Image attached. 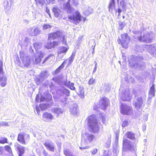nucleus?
I'll use <instances>...</instances> for the list:
<instances>
[{"label":"nucleus","instance_id":"33","mask_svg":"<svg viewBox=\"0 0 156 156\" xmlns=\"http://www.w3.org/2000/svg\"><path fill=\"white\" fill-rule=\"evenodd\" d=\"M123 12H125L126 11V4L124 2L123 0H122L120 2Z\"/></svg>","mask_w":156,"mask_h":156},{"label":"nucleus","instance_id":"16","mask_svg":"<svg viewBox=\"0 0 156 156\" xmlns=\"http://www.w3.org/2000/svg\"><path fill=\"white\" fill-rule=\"evenodd\" d=\"M144 100L141 97H139L136 98V101H133V104L135 108L137 110L140 109L142 107Z\"/></svg>","mask_w":156,"mask_h":156},{"label":"nucleus","instance_id":"24","mask_svg":"<svg viewBox=\"0 0 156 156\" xmlns=\"http://www.w3.org/2000/svg\"><path fill=\"white\" fill-rule=\"evenodd\" d=\"M59 90L61 93L66 95V96H69L70 95V91L66 88L65 87H61L59 89Z\"/></svg>","mask_w":156,"mask_h":156},{"label":"nucleus","instance_id":"20","mask_svg":"<svg viewBox=\"0 0 156 156\" xmlns=\"http://www.w3.org/2000/svg\"><path fill=\"white\" fill-rule=\"evenodd\" d=\"M94 138V136L91 134L86 133L84 136L85 142L87 144L92 141Z\"/></svg>","mask_w":156,"mask_h":156},{"label":"nucleus","instance_id":"46","mask_svg":"<svg viewBox=\"0 0 156 156\" xmlns=\"http://www.w3.org/2000/svg\"><path fill=\"white\" fill-rule=\"evenodd\" d=\"M70 2H71L73 5L74 6H76L78 5V2L77 0H71Z\"/></svg>","mask_w":156,"mask_h":156},{"label":"nucleus","instance_id":"39","mask_svg":"<svg viewBox=\"0 0 156 156\" xmlns=\"http://www.w3.org/2000/svg\"><path fill=\"white\" fill-rule=\"evenodd\" d=\"M67 60V59H66V60L64 61L63 63H62V64L61 65L59 66L58 68L56 69V73H58L60 71V70L61 69H62L64 67V65L66 64V61Z\"/></svg>","mask_w":156,"mask_h":156},{"label":"nucleus","instance_id":"30","mask_svg":"<svg viewBox=\"0 0 156 156\" xmlns=\"http://www.w3.org/2000/svg\"><path fill=\"white\" fill-rule=\"evenodd\" d=\"M79 95L81 98H83L84 97V88L83 87L80 86L79 87Z\"/></svg>","mask_w":156,"mask_h":156},{"label":"nucleus","instance_id":"48","mask_svg":"<svg viewBox=\"0 0 156 156\" xmlns=\"http://www.w3.org/2000/svg\"><path fill=\"white\" fill-rule=\"evenodd\" d=\"M9 126V125L7 122L1 121L0 122V126Z\"/></svg>","mask_w":156,"mask_h":156},{"label":"nucleus","instance_id":"19","mask_svg":"<svg viewBox=\"0 0 156 156\" xmlns=\"http://www.w3.org/2000/svg\"><path fill=\"white\" fill-rule=\"evenodd\" d=\"M42 117L45 121L52 120L54 119V116L50 113L45 112L42 115Z\"/></svg>","mask_w":156,"mask_h":156},{"label":"nucleus","instance_id":"9","mask_svg":"<svg viewBox=\"0 0 156 156\" xmlns=\"http://www.w3.org/2000/svg\"><path fill=\"white\" fill-rule=\"evenodd\" d=\"M3 63L0 60V82L2 87H4L7 84V78L5 75V73L3 71Z\"/></svg>","mask_w":156,"mask_h":156},{"label":"nucleus","instance_id":"57","mask_svg":"<svg viewBox=\"0 0 156 156\" xmlns=\"http://www.w3.org/2000/svg\"><path fill=\"white\" fill-rule=\"evenodd\" d=\"M74 83H71L70 85V89L71 90H74L75 89V87L74 86Z\"/></svg>","mask_w":156,"mask_h":156},{"label":"nucleus","instance_id":"4","mask_svg":"<svg viewBox=\"0 0 156 156\" xmlns=\"http://www.w3.org/2000/svg\"><path fill=\"white\" fill-rule=\"evenodd\" d=\"M87 119L90 132L92 133L98 132L99 128L95 115H91L87 117Z\"/></svg>","mask_w":156,"mask_h":156},{"label":"nucleus","instance_id":"8","mask_svg":"<svg viewBox=\"0 0 156 156\" xmlns=\"http://www.w3.org/2000/svg\"><path fill=\"white\" fill-rule=\"evenodd\" d=\"M121 39L118 41L119 44H121L123 48H126L129 41V38L127 33H124L121 35Z\"/></svg>","mask_w":156,"mask_h":156},{"label":"nucleus","instance_id":"56","mask_svg":"<svg viewBox=\"0 0 156 156\" xmlns=\"http://www.w3.org/2000/svg\"><path fill=\"white\" fill-rule=\"evenodd\" d=\"M92 154H96L98 152V149L97 148H94L90 151Z\"/></svg>","mask_w":156,"mask_h":156},{"label":"nucleus","instance_id":"11","mask_svg":"<svg viewBox=\"0 0 156 156\" xmlns=\"http://www.w3.org/2000/svg\"><path fill=\"white\" fill-rule=\"evenodd\" d=\"M30 138L29 135L23 133H20L18 136L17 140L21 143L26 144V141L28 140Z\"/></svg>","mask_w":156,"mask_h":156},{"label":"nucleus","instance_id":"21","mask_svg":"<svg viewBox=\"0 0 156 156\" xmlns=\"http://www.w3.org/2000/svg\"><path fill=\"white\" fill-rule=\"evenodd\" d=\"M45 146L47 149L51 151L54 152L55 149V146L54 144L51 141H46L44 144Z\"/></svg>","mask_w":156,"mask_h":156},{"label":"nucleus","instance_id":"12","mask_svg":"<svg viewBox=\"0 0 156 156\" xmlns=\"http://www.w3.org/2000/svg\"><path fill=\"white\" fill-rule=\"evenodd\" d=\"M132 111L131 107L125 104H122L121 105V113L124 115H128L130 114Z\"/></svg>","mask_w":156,"mask_h":156},{"label":"nucleus","instance_id":"31","mask_svg":"<svg viewBox=\"0 0 156 156\" xmlns=\"http://www.w3.org/2000/svg\"><path fill=\"white\" fill-rule=\"evenodd\" d=\"M69 48L62 46L59 48L58 51L66 55V53L68 51Z\"/></svg>","mask_w":156,"mask_h":156},{"label":"nucleus","instance_id":"44","mask_svg":"<svg viewBox=\"0 0 156 156\" xmlns=\"http://www.w3.org/2000/svg\"><path fill=\"white\" fill-rule=\"evenodd\" d=\"M37 5L40 4L43 5L45 2L44 0H35Z\"/></svg>","mask_w":156,"mask_h":156},{"label":"nucleus","instance_id":"28","mask_svg":"<svg viewBox=\"0 0 156 156\" xmlns=\"http://www.w3.org/2000/svg\"><path fill=\"white\" fill-rule=\"evenodd\" d=\"M48 75V72L46 71H44L41 73L40 75L39 76L41 78L43 79L44 80L46 78Z\"/></svg>","mask_w":156,"mask_h":156},{"label":"nucleus","instance_id":"49","mask_svg":"<svg viewBox=\"0 0 156 156\" xmlns=\"http://www.w3.org/2000/svg\"><path fill=\"white\" fill-rule=\"evenodd\" d=\"M5 9H7L9 7V2L8 1L5 0L4 2Z\"/></svg>","mask_w":156,"mask_h":156},{"label":"nucleus","instance_id":"60","mask_svg":"<svg viewBox=\"0 0 156 156\" xmlns=\"http://www.w3.org/2000/svg\"><path fill=\"white\" fill-rule=\"evenodd\" d=\"M111 140L110 139H109L107 141V142L106 143V144H107L106 147H108L109 146L110 144H111Z\"/></svg>","mask_w":156,"mask_h":156},{"label":"nucleus","instance_id":"35","mask_svg":"<svg viewBox=\"0 0 156 156\" xmlns=\"http://www.w3.org/2000/svg\"><path fill=\"white\" fill-rule=\"evenodd\" d=\"M75 55V53L74 52H73L71 55V56L69 58V62L68 63V65H70L72 63V62L73 61V60L74 58V57Z\"/></svg>","mask_w":156,"mask_h":156},{"label":"nucleus","instance_id":"41","mask_svg":"<svg viewBox=\"0 0 156 156\" xmlns=\"http://www.w3.org/2000/svg\"><path fill=\"white\" fill-rule=\"evenodd\" d=\"M115 4V0H110V4L108 7L109 11H110V9H112Z\"/></svg>","mask_w":156,"mask_h":156},{"label":"nucleus","instance_id":"1","mask_svg":"<svg viewBox=\"0 0 156 156\" xmlns=\"http://www.w3.org/2000/svg\"><path fill=\"white\" fill-rule=\"evenodd\" d=\"M126 137L132 140H135L134 142L131 141L126 138H123V147L132 152H135L136 151V144L138 142L136 139L135 134L130 131L126 133Z\"/></svg>","mask_w":156,"mask_h":156},{"label":"nucleus","instance_id":"32","mask_svg":"<svg viewBox=\"0 0 156 156\" xmlns=\"http://www.w3.org/2000/svg\"><path fill=\"white\" fill-rule=\"evenodd\" d=\"M154 85H153L151 87L150 90L149 91V95L151 96V97H153L154 96V93L155 89L154 86Z\"/></svg>","mask_w":156,"mask_h":156},{"label":"nucleus","instance_id":"6","mask_svg":"<svg viewBox=\"0 0 156 156\" xmlns=\"http://www.w3.org/2000/svg\"><path fill=\"white\" fill-rule=\"evenodd\" d=\"M52 38L53 39H58L60 41H62L63 44H66V41L63 33L62 31H58L49 34V38Z\"/></svg>","mask_w":156,"mask_h":156},{"label":"nucleus","instance_id":"50","mask_svg":"<svg viewBox=\"0 0 156 156\" xmlns=\"http://www.w3.org/2000/svg\"><path fill=\"white\" fill-rule=\"evenodd\" d=\"M124 23H122L120 22L119 23V28L120 30H122L124 27L125 25L124 24Z\"/></svg>","mask_w":156,"mask_h":156},{"label":"nucleus","instance_id":"52","mask_svg":"<svg viewBox=\"0 0 156 156\" xmlns=\"http://www.w3.org/2000/svg\"><path fill=\"white\" fill-rule=\"evenodd\" d=\"M40 107L41 110H44L46 108V106L44 104H41Z\"/></svg>","mask_w":156,"mask_h":156},{"label":"nucleus","instance_id":"42","mask_svg":"<svg viewBox=\"0 0 156 156\" xmlns=\"http://www.w3.org/2000/svg\"><path fill=\"white\" fill-rule=\"evenodd\" d=\"M6 151L8 152L11 154H12V152L11 147L9 146H6L4 147Z\"/></svg>","mask_w":156,"mask_h":156},{"label":"nucleus","instance_id":"29","mask_svg":"<svg viewBox=\"0 0 156 156\" xmlns=\"http://www.w3.org/2000/svg\"><path fill=\"white\" fill-rule=\"evenodd\" d=\"M67 99L68 98L66 96H63L62 95H61L60 101L61 103L63 104L64 105H65L67 104Z\"/></svg>","mask_w":156,"mask_h":156},{"label":"nucleus","instance_id":"47","mask_svg":"<svg viewBox=\"0 0 156 156\" xmlns=\"http://www.w3.org/2000/svg\"><path fill=\"white\" fill-rule=\"evenodd\" d=\"M65 55V54H63V53L60 52L59 51L58 52V57L60 59L62 58Z\"/></svg>","mask_w":156,"mask_h":156},{"label":"nucleus","instance_id":"5","mask_svg":"<svg viewBox=\"0 0 156 156\" xmlns=\"http://www.w3.org/2000/svg\"><path fill=\"white\" fill-rule=\"evenodd\" d=\"M119 96L124 101H128L132 99V95L130 92V90L128 88L123 90L121 87L119 89Z\"/></svg>","mask_w":156,"mask_h":156},{"label":"nucleus","instance_id":"3","mask_svg":"<svg viewBox=\"0 0 156 156\" xmlns=\"http://www.w3.org/2000/svg\"><path fill=\"white\" fill-rule=\"evenodd\" d=\"M134 35L133 37L136 40L140 42L147 43L151 42V37L150 34L146 31L140 32L138 31H133Z\"/></svg>","mask_w":156,"mask_h":156},{"label":"nucleus","instance_id":"25","mask_svg":"<svg viewBox=\"0 0 156 156\" xmlns=\"http://www.w3.org/2000/svg\"><path fill=\"white\" fill-rule=\"evenodd\" d=\"M70 112L71 114L74 115H76L78 113L77 106L76 104H74L70 109Z\"/></svg>","mask_w":156,"mask_h":156},{"label":"nucleus","instance_id":"63","mask_svg":"<svg viewBox=\"0 0 156 156\" xmlns=\"http://www.w3.org/2000/svg\"><path fill=\"white\" fill-rule=\"evenodd\" d=\"M4 149L3 147H0V154H2L3 153Z\"/></svg>","mask_w":156,"mask_h":156},{"label":"nucleus","instance_id":"53","mask_svg":"<svg viewBox=\"0 0 156 156\" xmlns=\"http://www.w3.org/2000/svg\"><path fill=\"white\" fill-rule=\"evenodd\" d=\"M113 152H115V153H117L118 151V147L117 145L115 144L113 146Z\"/></svg>","mask_w":156,"mask_h":156},{"label":"nucleus","instance_id":"13","mask_svg":"<svg viewBox=\"0 0 156 156\" xmlns=\"http://www.w3.org/2000/svg\"><path fill=\"white\" fill-rule=\"evenodd\" d=\"M71 0H68L66 3H64L63 5L64 11L68 13H70L74 12L75 9L73 7L70 6V2Z\"/></svg>","mask_w":156,"mask_h":156},{"label":"nucleus","instance_id":"18","mask_svg":"<svg viewBox=\"0 0 156 156\" xmlns=\"http://www.w3.org/2000/svg\"><path fill=\"white\" fill-rule=\"evenodd\" d=\"M52 38L49 39L47 43L45 44V48L47 49H51L52 48L54 47L55 46L59 44V42H55L53 41L52 42L50 41V39Z\"/></svg>","mask_w":156,"mask_h":156},{"label":"nucleus","instance_id":"64","mask_svg":"<svg viewBox=\"0 0 156 156\" xmlns=\"http://www.w3.org/2000/svg\"><path fill=\"white\" fill-rule=\"evenodd\" d=\"M45 98L43 96H41L40 98V101L41 102H42V101H44V100H45Z\"/></svg>","mask_w":156,"mask_h":156},{"label":"nucleus","instance_id":"27","mask_svg":"<svg viewBox=\"0 0 156 156\" xmlns=\"http://www.w3.org/2000/svg\"><path fill=\"white\" fill-rule=\"evenodd\" d=\"M52 11L54 13L55 16L57 17H58L60 14V10L56 6L53 8Z\"/></svg>","mask_w":156,"mask_h":156},{"label":"nucleus","instance_id":"54","mask_svg":"<svg viewBox=\"0 0 156 156\" xmlns=\"http://www.w3.org/2000/svg\"><path fill=\"white\" fill-rule=\"evenodd\" d=\"M128 125V122L127 121H124L123 122L122 126V127H124L127 126Z\"/></svg>","mask_w":156,"mask_h":156},{"label":"nucleus","instance_id":"45","mask_svg":"<svg viewBox=\"0 0 156 156\" xmlns=\"http://www.w3.org/2000/svg\"><path fill=\"white\" fill-rule=\"evenodd\" d=\"M7 139L6 138L2 137L0 138V143L4 144L7 143Z\"/></svg>","mask_w":156,"mask_h":156},{"label":"nucleus","instance_id":"59","mask_svg":"<svg viewBox=\"0 0 156 156\" xmlns=\"http://www.w3.org/2000/svg\"><path fill=\"white\" fill-rule=\"evenodd\" d=\"M47 3L48 4L50 3L54 4L55 3V0H46Z\"/></svg>","mask_w":156,"mask_h":156},{"label":"nucleus","instance_id":"34","mask_svg":"<svg viewBox=\"0 0 156 156\" xmlns=\"http://www.w3.org/2000/svg\"><path fill=\"white\" fill-rule=\"evenodd\" d=\"M33 44L34 47L36 51L38 49L41 48L42 47V44L40 42H36L34 44Z\"/></svg>","mask_w":156,"mask_h":156},{"label":"nucleus","instance_id":"38","mask_svg":"<svg viewBox=\"0 0 156 156\" xmlns=\"http://www.w3.org/2000/svg\"><path fill=\"white\" fill-rule=\"evenodd\" d=\"M43 80V79L41 78L39 76L37 77L35 80L36 83L37 85H39L41 84Z\"/></svg>","mask_w":156,"mask_h":156},{"label":"nucleus","instance_id":"26","mask_svg":"<svg viewBox=\"0 0 156 156\" xmlns=\"http://www.w3.org/2000/svg\"><path fill=\"white\" fill-rule=\"evenodd\" d=\"M39 55L38 56H36L35 58L34 63L36 64H37L39 63L41 60V58L43 57V53L41 52L40 51L39 53Z\"/></svg>","mask_w":156,"mask_h":156},{"label":"nucleus","instance_id":"14","mask_svg":"<svg viewBox=\"0 0 156 156\" xmlns=\"http://www.w3.org/2000/svg\"><path fill=\"white\" fill-rule=\"evenodd\" d=\"M147 51L152 55L155 56L154 54H156V46L154 44L152 45H145L143 46Z\"/></svg>","mask_w":156,"mask_h":156},{"label":"nucleus","instance_id":"2","mask_svg":"<svg viewBox=\"0 0 156 156\" xmlns=\"http://www.w3.org/2000/svg\"><path fill=\"white\" fill-rule=\"evenodd\" d=\"M143 60L144 58L141 56H132L129 60V66L134 68L143 69L146 66Z\"/></svg>","mask_w":156,"mask_h":156},{"label":"nucleus","instance_id":"40","mask_svg":"<svg viewBox=\"0 0 156 156\" xmlns=\"http://www.w3.org/2000/svg\"><path fill=\"white\" fill-rule=\"evenodd\" d=\"M86 9H85L83 11V13L85 15L88 16L90 14L91 12L92 9L89 7Z\"/></svg>","mask_w":156,"mask_h":156},{"label":"nucleus","instance_id":"22","mask_svg":"<svg viewBox=\"0 0 156 156\" xmlns=\"http://www.w3.org/2000/svg\"><path fill=\"white\" fill-rule=\"evenodd\" d=\"M15 146L16 149L17 150L19 153V156H22V155L24 152V147L19 144H17Z\"/></svg>","mask_w":156,"mask_h":156},{"label":"nucleus","instance_id":"37","mask_svg":"<svg viewBox=\"0 0 156 156\" xmlns=\"http://www.w3.org/2000/svg\"><path fill=\"white\" fill-rule=\"evenodd\" d=\"M64 153L66 156H71L73 154L71 151L68 149H66L64 151Z\"/></svg>","mask_w":156,"mask_h":156},{"label":"nucleus","instance_id":"61","mask_svg":"<svg viewBox=\"0 0 156 156\" xmlns=\"http://www.w3.org/2000/svg\"><path fill=\"white\" fill-rule=\"evenodd\" d=\"M36 110L37 111V114H39V113L40 112V110L39 109V107L38 106H36Z\"/></svg>","mask_w":156,"mask_h":156},{"label":"nucleus","instance_id":"55","mask_svg":"<svg viewBox=\"0 0 156 156\" xmlns=\"http://www.w3.org/2000/svg\"><path fill=\"white\" fill-rule=\"evenodd\" d=\"M105 115L104 114H102L101 115V118L102 119V122L104 124H105Z\"/></svg>","mask_w":156,"mask_h":156},{"label":"nucleus","instance_id":"43","mask_svg":"<svg viewBox=\"0 0 156 156\" xmlns=\"http://www.w3.org/2000/svg\"><path fill=\"white\" fill-rule=\"evenodd\" d=\"M51 27L52 26L49 24H45L43 25L42 27V29L44 30H46L48 29L51 28Z\"/></svg>","mask_w":156,"mask_h":156},{"label":"nucleus","instance_id":"15","mask_svg":"<svg viewBox=\"0 0 156 156\" xmlns=\"http://www.w3.org/2000/svg\"><path fill=\"white\" fill-rule=\"evenodd\" d=\"M108 99L105 97H103L99 102L100 108L103 110H105L108 107L109 103Z\"/></svg>","mask_w":156,"mask_h":156},{"label":"nucleus","instance_id":"23","mask_svg":"<svg viewBox=\"0 0 156 156\" xmlns=\"http://www.w3.org/2000/svg\"><path fill=\"white\" fill-rule=\"evenodd\" d=\"M51 112L56 115V116L58 117L59 115L60 114L63 113V111L62 109L60 108H56L52 109Z\"/></svg>","mask_w":156,"mask_h":156},{"label":"nucleus","instance_id":"51","mask_svg":"<svg viewBox=\"0 0 156 156\" xmlns=\"http://www.w3.org/2000/svg\"><path fill=\"white\" fill-rule=\"evenodd\" d=\"M95 82V79H94L93 78H90L88 82V83L89 85H92Z\"/></svg>","mask_w":156,"mask_h":156},{"label":"nucleus","instance_id":"7","mask_svg":"<svg viewBox=\"0 0 156 156\" xmlns=\"http://www.w3.org/2000/svg\"><path fill=\"white\" fill-rule=\"evenodd\" d=\"M20 62L18 65L20 66H28L30 63L29 57L27 56L23 51H20Z\"/></svg>","mask_w":156,"mask_h":156},{"label":"nucleus","instance_id":"62","mask_svg":"<svg viewBox=\"0 0 156 156\" xmlns=\"http://www.w3.org/2000/svg\"><path fill=\"white\" fill-rule=\"evenodd\" d=\"M36 100L37 102H39V95L37 94L36 97Z\"/></svg>","mask_w":156,"mask_h":156},{"label":"nucleus","instance_id":"10","mask_svg":"<svg viewBox=\"0 0 156 156\" xmlns=\"http://www.w3.org/2000/svg\"><path fill=\"white\" fill-rule=\"evenodd\" d=\"M81 18V15L78 11L76 12L74 14L70 16L69 17V18L76 24L79 23L80 21Z\"/></svg>","mask_w":156,"mask_h":156},{"label":"nucleus","instance_id":"17","mask_svg":"<svg viewBox=\"0 0 156 156\" xmlns=\"http://www.w3.org/2000/svg\"><path fill=\"white\" fill-rule=\"evenodd\" d=\"M28 33L30 36H34L39 34L40 31L38 27L34 29L30 27L28 30Z\"/></svg>","mask_w":156,"mask_h":156},{"label":"nucleus","instance_id":"36","mask_svg":"<svg viewBox=\"0 0 156 156\" xmlns=\"http://www.w3.org/2000/svg\"><path fill=\"white\" fill-rule=\"evenodd\" d=\"M55 58V56L53 54H51L48 55L46 57L44 61L43 62V63L45 62L46 61H47L48 59H49L50 60H52Z\"/></svg>","mask_w":156,"mask_h":156},{"label":"nucleus","instance_id":"58","mask_svg":"<svg viewBox=\"0 0 156 156\" xmlns=\"http://www.w3.org/2000/svg\"><path fill=\"white\" fill-rule=\"evenodd\" d=\"M94 63L95 65V67L93 71V73H95L96 72V71L97 68V62L96 61H95L94 62Z\"/></svg>","mask_w":156,"mask_h":156}]
</instances>
